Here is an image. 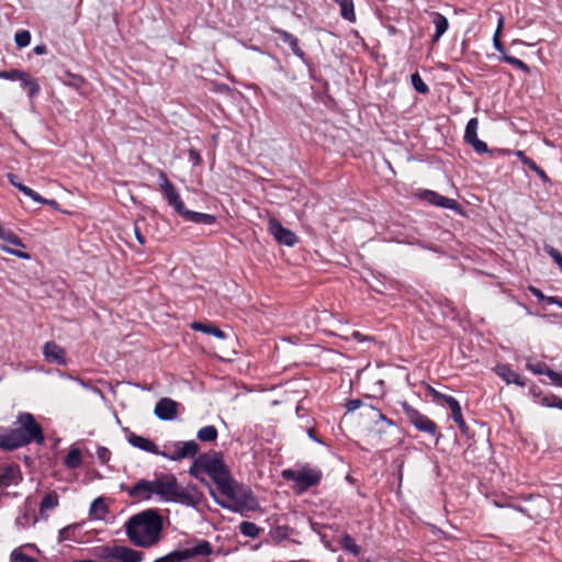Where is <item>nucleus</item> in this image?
<instances>
[{
    "instance_id": "obj_50",
    "label": "nucleus",
    "mask_w": 562,
    "mask_h": 562,
    "mask_svg": "<svg viewBox=\"0 0 562 562\" xmlns=\"http://www.w3.org/2000/svg\"><path fill=\"white\" fill-rule=\"evenodd\" d=\"M97 454H98L99 460L103 463L108 462L111 457L110 450L105 447L98 448Z\"/></svg>"
},
{
    "instance_id": "obj_46",
    "label": "nucleus",
    "mask_w": 562,
    "mask_h": 562,
    "mask_svg": "<svg viewBox=\"0 0 562 562\" xmlns=\"http://www.w3.org/2000/svg\"><path fill=\"white\" fill-rule=\"evenodd\" d=\"M11 561L12 562H37L34 558L24 554L19 549H15L11 552Z\"/></svg>"
},
{
    "instance_id": "obj_5",
    "label": "nucleus",
    "mask_w": 562,
    "mask_h": 562,
    "mask_svg": "<svg viewBox=\"0 0 562 562\" xmlns=\"http://www.w3.org/2000/svg\"><path fill=\"white\" fill-rule=\"evenodd\" d=\"M172 552L179 562H210L213 547L209 541L198 539Z\"/></svg>"
},
{
    "instance_id": "obj_16",
    "label": "nucleus",
    "mask_w": 562,
    "mask_h": 562,
    "mask_svg": "<svg viewBox=\"0 0 562 562\" xmlns=\"http://www.w3.org/2000/svg\"><path fill=\"white\" fill-rule=\"evenodd\" d=\"M178 406L176 401L162 397L156 403L154 413L160 420H172L178 415Z\"/></svg>"
},
{
    "instance_id": "obj_37",
    "label": "nucleus",
    "mask_w": 562,
    "mask_h": 562,
    "mask_svg": "<svg viewBox=\"0 0 562 562\" xmlns=\"http://www.w3.org/2000/svg\"><path fill=\"white\" fill-rule=\"evenodd\" d=\"M240 532L249 538H257L261 531V529L254 522L243 521L239 525Z\"/></svg>"
},
{
    "instance_id": "obj_26",
    "label": "nucleus",
    "mask_w": 562,
    "mask_h": 562,
    "mask_svg": "<svg viewBox=\"0 0 562 562\" xmlns=\"http://www.w3.org/2000/svg\"><path fill=\"white\" fill-rule=\"evenodd\" d=\"M8 180L10 183L15 187L19 191H21L26 196L31 198L35 202H46L44 198H42L37 192L32 190L31 188L24 186L23 183L18 181V176L14 173L8 175Z\"/></svg>"
},
{
    "instance_id": "obj_12",
    "label": "nucleus",
    "mask_w": 562,
    "mask_h": 562,
    "mask_svg": "<svg viewBox=\"0 0 562 562\" xmlns=\"http://www.w3.org/2000/svg\"><path fill=\"white\" fill-rule=\"evenodd\" d=\"M199 451V445L194 440L178 442L175 445L172 452L162 451L160 456L178 461L186 458H193Z\"/></svg>"
},
{
    "instance_id": "obj_48",
    "label": "nucleus",
    "mask_w": 562,
    "mask_h": 562,
    "mask_svg": "<svg viewBox=\"0 0 562 562\" xmlns=\"http://www.w3.org/2000/svg\"><path fill=\"white\" fill-rule=\"evenodd\" d=\"M0 249L4 252H8V254H11L18 258H21V259H25V260H29L31 258L30 254L29 252H25V251H22V250H19L16 248H10L8 246H0Z\"/></svg>"
},
{
    "instance_id": "obj_41",
    "label": "nucleus",
    "mask_w": 562,
    "mask_h": 562,
    "mask_svg": "<svg viewBox=\"0 0 562 562\" xmlns=\"http://www.w3.org/2000/svg\"><path fill=\"white\" fill-rule=\"evenodd\" d=\"M412 85L419 93H427L429 91L428 86L424 82L418 72H414L411 77Z\"/></svg>"
},
{
    "instance_id": "obj_58",
    "label": "nucleus",
    "mask_w": 562,
    "mask_h": 562,
    "mask_svg": "<svg viewBox=\"0 0 562 562\" xmlns=\"http://www.w3.org/2000/svg\"><path fill=\"white\" fill-rule=\"evenodd\" d=\"M532 171H535L543 182L550 181L547 173L538 165L536 166V169H533Z\"/></svg>"
},
{
    "instance_id": "obj_51",
    "label": "nucleus",
    "mask_w": 562,
    "mask_h": 562,
    "mask_svg": "<svg viewBox=\"0 0 562 562\" xmlns=\"http://www.w3.org/2000/svg\"><path fill=\"white\" fill-rule=\"evenodd\" d=\"M548 376L554 385L562 387V372L549 371Z\"/></svg>"
},
{
    "instance_id": "obj_23",
    "label": "nucleus",
    "mask_w": 562,
    "mask_h": 562,
    "mask_svg": "<svg viewBox=\"0 0 562 562\" xmlns=\"http://www.w3.org/2000/svg\"><path fill=\"white\" fill-rule=\"evenodd\" d=\"M128 442L140 450L151 452L154 454H160L161 452L158 450V447L148 438L131 434L128 436Z\"/></svg>"
},
{
    "instance_id": "obj_39",
    "label": "nucleus",
    "mask_w": 562,
    "mask_h": 562,
    "mask_svg": "<svg viewBox=\"0 0 562 562\" xmlns=\"http://www.w3.org/2000/svg\"><path fill=\"white\" fill-rule=\"evenodd\" d=\"M526 367L529 371L535 374H546L548 375L549 371H552L544 362H533L530 359L527 360Z\"/></svg>"
},
{
    "instance_id": "obj_15",
    "label": "nucleus",
    "mask_w": 562,
    "mask_h": 562,
    "mask_svg": "<svg viewBox=\"0 0 562 562\" xmlns=\"http://www.w3.org/2000/svg\"><path fill=\"white\" fill-rule=\"evenodd\" d=\"M477 128L479 120L476 117H472L467 124L464 140L471 145L476 153L483 154L487 151V145L483 140L479 139Z\"/></svg>"
},
{
    "instance_id": "obj_22",
    "label": "nucleus",
    "mask_w": 562,
    "mask_h": 562,
    "mask_svg": "<svg viewBox=\"0 0 562 562\" xmlns=\"http://www.w3.org/2000/svg\"><path fill=\"white\" fill-rule=\"evenodd\" d=\"M180 216L195 224L213 225L216 222V217L212 214L194 212L187 209L181 212Z\"/></svg>"
},
{
    "instance_id": "obj_6",
    "label": "nucleus",
    "mask_w": 562,
    "mask_h": 562,
    "mask_svg": "<svg viewBox=\"0 0 562 562\" xmlns=\"http://www.w3.org/2000/svg\"><path fill=\"white\" fill-rule=\"evenodd\" d=\"M11 429L13 431H18L22 436L25 441L24 446H27L33 441L37 443H43L44 441L43 429L30 413H20Z\"/></svg>"
},
{
    "instance_id": "obj_47",
    "label": "nucleus",
    "mask_w": 562,
    "mask_h": 562,
    "mask_svg": "<svg viewBox=\"0 0 562 562\" xmlns=\"http://www.w3.org/2000/svg\"><path fill=\"white\" fill-rule=\"evenodd\" d=\"M0 249L4 252H8V254H11L18 258H21V259H25V260H29L31 258L30 254L29 252H25V251H22V250H19L16 248H10L8 246H0Z\"/></svg>"
},
{
    "instance_id": "obj_33",
    "label": "nucleus",
    "mask_w": 562,
    "mask_h": 562,
    "mask_svg": "<svg viewBox=\"0 0 562 562\" xmlns=\"http://www.w3.org/2000/svg\"><path fill=\"white\" fill-rule=\"evenodd\" d=\"M276 33L279 34L280 38L284 43H286L291 46V48L295 55H299V56L303 55L302 50L299 48V42L295 36H293L292 34H290L289 32L283 31V30H276Z\"/></svg>"
},
{
    "instance_id": "obj_9",
    "label": "nucleus",
    "mask_w": 562,
    "mask_h": 562,
    "mask_svg": "<svg viewBox=\"0 0 562 562\" xmlns=\"http://www.w3.org/2000/svg\"><path fill=\"white\" fill-rule=\"evenodd\" d=\"M403 412L407 420L414 425L419 431L427 432L431 436L437 434L436 424L430 420L427 416L423 415L416 408L411 406L408 403H402Z\"/></svg>"
},
{
    "instance_id": "obj_31",
    "label": "nucleus",
    "mask_w": 562,
    "mask_h": 562,
    "mask_svg": "<svg viewBox=\"0 0 562 562\" xmlns=\"http://www.w3.org/2000/svg\"><path fill=\"white\" fill-rule=\"evenodd\" d=\"M81 452L78 448H71L67 456L65 457L64 464L68 469H77L81 465Z\"/></svg>"
},
{
    "instance_id": "obj_24",
    "label": "nucleus",
    "mask_w": 562,
    "mask_h": 562,
    "mask_svg": "<svg viewBox=\"0 0 562 562\" xmlns=\"http://www.w3.org/2000/svg\"><path fill=\"white\" fill-rule=\"evenodd\" d=\"M532 395L537 405L562 409V398L554 394L532 393Z\"/></svg>"
},
{
    "instance_id": "obj_36",
    "label": "nucleus",
    "mask_w": 562,
    "mask_h": 562,
    "mask_svg": "<svg viewBox=\"0 0 562 562\" xmlns=\"http://www.w3.org/2000/svg\"><path fill=\"white\" fill-rule=\"evenodd\" d=\"M0 238L15 247H19V248L25 247V245L23 244L21 238H19L12 231L5 229L3 227L1 228V232H0Z\"/></svg>"
},
{
    "instance_id": "obj_20",
    "label": "nucleus",
    "mask_w": 562,
    "mask_h": 562,
    "mask_svg": "<svg viewBox=\"0 0 562 562\" xmlns=\"http://www.w3.org/2000/svg\"><path fill=\"white\" fill-rule=\"evenodd\" d=\"M21 481V472L18 465H7L0 472V486L16 485Z\"/></svg>"
},
{
    "instance_id": "obj_35",
    "label": "nucleus",
    "mask_w": 562,
    "mask_h": 562,
    "mask_svg": "<svg viewBox=\"0 0 562 562\" xmlns=\"http://www.w3.org/2000/svg\"><path fill=\"white\" fill-rule=\"evenodd\" d=\"M196 437L201 441H205V442L214 441L217 438V429L212 425L204 426L198 431Z\"/></svg>"
},
{
    "instance_id": "obj_57",
    "label": "nucleus",
    "mask_w": 562,
    "mask_h": 562,
    "mask_svg": "<svg viewBox=\"0 0 562 562\" xmlns=\"http://www.w3.org/2000/svg\"><path fill=\"white\" fill-rule=\"evenodd\" d=\"M71 527H65L59 531V541H65L70 539Z\"/></svg>"
},
{
    "instance_id": "obj_4",
    "label": "nucleus",
    "mask_w": 562,
    "mask_h": 562,
    "mask_svg": "<svg viewBox=\"0 0 562 562\" xmlns=\"http://www.w3.org/2000/svg\"><path fill=\"white\" fill-rule=\"evenodd\" d=\"M347 412H355L361 408L363 425L371 431L384 432L393 426V422L381 413L378 408L369 404H363L360 400H350L346 403Z\"/></svg>"
},
{
    "instance_id": "obj_42",
    "label": "nucleus",
    "mask_w": 562,
    "mask_h": 562,
    "mask_svg": "<svg viewBox=\"0 0 562 562\" xmlns=\"http://www.w3.org/2000/svg\"><path fill=\"white\" fill-rule=\"evenodd\" d=\"M14 41L18 47H26L31 42V34L29 31L25 30L20 31L15 33Z\"/></svg>"
},
{
    "instance_id": "obj_54",
    "label": "nucleus",
    "mask_w": 562,
    "mask_h": 562,
    "mask_svg": "<svg viewBox=\"0 0 562 562\" xmlns=\"http://www.w3.org/2000/svg\"><path fill=\"white\" fill-rule=\"evenodd\" d=\"M134 233L137 241L143 246L146 243L144 235L140 232L139 222L137 221L134 226Z\"/></svg>"
},
{
    "instance_id": "obj_63",
    "label": "nucleus",
    "mask_w": 562,
    "mask_h": 562,
    "mask_svg": "<svg viewBox=\"0 0 562 562\" xmlns=\"http://www.w3.org/2000/svg\"><path fill=\"white\" fill-rule=\"evenodd\" d=\"M531 292L538 297H543L542 293L538 289L531 288Z\"/></svg>"
},
{
    "instance_id": "obj_21",
    "label": "nucleus",
    "mask_w": 562,
    "mask_h": 562,
    "mask_svg": "<svg viewBox=\"0 0 562 562\" xmlns=\"http://www.w3.org/2000/svg\"><path fill=\"white\" fill-rule=\"evenodd\" d=\"M494 370H495L496 374L499 378H502L506 383H508V384L514 383L519 386H525L524 379L517 372L512 370L508 366L497 364Z\"/></svg>"
},
{
    "instance_id": "obj_10",
    "label": "nucleus",
    "mask_w": 562,
    "mask_h": 562,
    "mask_svg": "<svg viewBox=\"0 0 562 562\" xmlns=\"http://www.w3.org/2000/svg\"><path fill=\"white\" fill-rule=\"evenodd\" d=\"M103 558L113 559L119 562H142L144 553L130 547L115 544L103 549Z\"/></svg>"
},
{
    "instance_id": "obj_14",
    "label": "nucleus",
    "mask_w": 562,
    "mask_h": 562,
    "mask_svg": "<svg viewBox=\"0 0 562 562\" xmlns=\"http://www.w3.org/2000/svg\"><path fill=\"white\" fill-rule=\"evenodd\" d=\"M419 196L432 205L448 210H453L457 212L461 211V206L456 200L443 196L435 191L424 190L423 192L419 193Z\"/></svg>"
},
{
    "instance_id": "obj_18",
    "label": "nucleus",
    "mask_w": 562,
    "mask_h": 562,
    "mask_svg": "<svg viewBox=\"0 0 562 562\" xmlns=\"http://www.w3.org/2000/svg\"><path fill=\"white\" fill-rule=\"evenodd\" d=\"M127 493L137 499H150L155 495L154 481L139 480L127 490Z\"/></svg>"
},
{
    "instance_id": "obj_29",
    "label": "nucleus",
    "mask_w": 562,
    "mask_h": 562,
    "mask_svg": "<svg viewBox=\"0 0 562 562\" xmlns=\"http://www.w3.org/2000/svg\"><path fill=\"white\" fill-rule=\"evenodd\" d=\"M108 513V506L103 498H95L90 506V516L94 519H104Z\"/></svg>"
},
{
    "instance_id": "obj_32",
    "label": "nucleus",
    "mask_w": 562,
    "mask_h": 562,
    "mask_svg": "<svg viewBox=\"0 0 562 562\" xmlns=\"http://www.w3.org/2000/svg\"><path fill=\"white\" fill-rule=\"evenodd\" d=\"M338 4L341 16L349 22H355L356 13L352 0H339Z\"/></svg>"
},
{
    "instance_id": "obj_11",
    "label": "nucleus",
    "mask_w": 562,
    "mask_h": 562,
    "mask_svg": "<svg viewBox=\"0 0 562 562\" xmlns=\"http://www.w3.org/2000/svg\"><path fill=\"white\" fill-rule=\"evenodd\" d=\"M160 180V191L162 192L168 204L180 215L186 209L184 203L175 186L169 181L167 175L160 170L158 173Z\"/></svg>"
},
{
    "instance_id": "obj_27",
    "label": "nucleus",
    "mask_w": 562,
    "mask_h": 562,
    "mask_svg": "<svg viewBox=\"0 0 562 562\" xmlns=\"http://www.w3.org/2000/svg\"><path fill=\"white\" fill-rule=\"evenodd\" d=\"M190 327L195 330V331H202L204 334H207V335H212L218 339H225L226 338V334L220 329L218 327L216 326H213L211 324H204V323H200V322H193Z\"/></svg>"
},
{
    "instance_id": "obj_30",
    "label": "nucleus",
    "mask_w": 562,
    "mask_h": 562,
    "mask_svg": "<svg viewBox=\"0 0 562 562\" xmlns=\"http://www.w3.org/2000/svg\"><path fill=\"white\" fill-rule=\"evenodd\" d=\"M59 504V498L56 492H50L46 494L41 502L40 513L44 515L46 512L56 508Z\"/></svg>"
},
{
    "instance_id": "obj_56",
    "label": "nucleus",
    "mask_w": 562,
    "mask_h": 562,
    "mask_svg": "<svg viewBox=\"0 0 562 562\" xmlns=\"http://www.w3.org/2000/svg\"><path fill=\"white\" fill-rule=\"evenodd\" d=\"M351 337L353 339L358 340V341H361V342L362 341H370L372 339L371 337L366 336V335L361 334L358 330L352 331Z\"/></svg>"
},
{
    "instance_id": "obj_2",
    "label": "nucleus",
    "mask_w": 562,
    "mask_h": 562,
    "mask_svg": "<svg viewBox=\"0 0 562 562\" xmlns=\"http://www.w3.org/2000/svg\"><path fill=\"white\" fill-rule=\"evenodd\" d=\"M155 495L165 502L195 506L201 501V493L195 485L181 486L176 476L164 474L154 480Z\"/></svg>"
},
{
    "instance_id": "obj_38",
    "label": "nucleus",
    "mask_w": 562,
    "mask_h": 562,
    "mask_svg": "<svg viewBox=\"0 0 562 562\" xmlns=\"http://www.w3.org/2000/svg\"><path fill=\"white\" fill-rule=\"evenodd\" d=\"M340 543L344 550L352 553L353 555H358L360 553V548L351 538V536L344 535V537L340 540Z\"/></svg>"
},
{
    "instance_id": "obj_7",
    "label": "nucleus",
    "mask_w": 562,
    "mask_h": 562,
    "mask_svg": "<svg viewBox=\"0 0 562 562\" xmlns=\"http://www.w3.org/2000/svg\"><path fill=\"white\" fill-rule=\"evenodd\" d=\"M282 475L284 479L295 482L300 492H304L311 486L317 485L323 476L318 469L311 467L284 470Z\"/></svg>"
},
{
    "instance_id": "obj_53",
    "label": "nucleus",
    "mask_w": 562,
    "mask_h": 562,
    "mask_svg": "<svg viewBox=\"0 0 562 562\" xmlns=\"http://www.w3.org/2000/svg\"><path fill=\"white\" fill-rule=\"evenodd\" d=\"M189 159L192 161L193 165H200L202 161L199 151L193 148L189 150Z\"/></svg>"
},
{
    "instance_id": "obj_44",
    "label": "nucleus",
    "mask_w": 562,
    "mask_h": 562,
    "mask_svg": "<svg viewBox=\"0 0 562 562\" xmlns=\"http://www.w3.org/2000/svg\"><path fill=\"white\" fill-rule=\"evenodd\" d=\"M25 71H21L19 69L12 70H2L0 71V78L7 80H20L22 79Z\"/></svg>"
},
{
    "instance_id": "obj_34",
    "label": "nucleus",
    "mask_w": 562,
    "mask_h": 562,
    "mask_svg": "<svg viewBox=\"0 0 562 562\" xmlns=\"http://www.w3.org/2000/svg\"><path fill=\"white\" fill-rule=\"evenodd\" d=\"M21 82L24 87H26L29 89V97L31 99L40 93L41 88H40L38 82L36 81V79L31 77L27 72H24V75L21 79Z\"/></svg>"
},
{
    "instance_id": "obj_64",
    "label": "nucleus",
    "mask_w": 562,
    "mask_h": 562,
    "mask_svg": "<svg viewBox=\"0 0 562 562\" xmlns=\"http://www.w3.org/2000/svg\"><path fill=\"white\" fill-rule=\"evenodd\" d=\"M308 437L312 438L313 440L315 441H319L315 436H314V430L313 429H310L308 430Z\"/></svg>"
},
{
    "instance_id": "obj_52",
    "label": "nucleus",
    "mask_w": 562,
    "mask_h": 562,
    "mask_svg": "<svg viewBox=\"0 0 562 562\" xmlns=\"http://www.w3.org/2000/svg\"><path fill=\"white\" fill-rule=\"evenodd\" d=\"M429 392L432 394L435 400H437L438 402H443L446 404H447V398H453L452 396L442 394V393L436 391L435 389H430Z\"/></svg>"
},
{
    "instance_id": "obj_17",
    "label": "nucleus",
    "mask_w": 562,
    "mask_h": 562,
    "mask_svg": "<svg viewBox=\"0 0 562 562\" xmlns=\"http://www.w3.org/2000/svg\"><path fill=\"white\" fill-rule=\"evenodd\" d=\"M24 440L18 431L11 428L0 427V449L11 451L24 447Z\"/></svg>"
},
{
    "instance_id": "obj_19",
    "label": "nucleus",
    "mask_w": 562,
    "mask_h": 562,
    "mask_svg": "<svg viewBox=\"0 0 562 562\" xmlns=\"http://www.w3.org/2000/svg\"><path fill=\"white\" fill-rule=\"evenodd\" d=\"M43 353L48 362L57 364L66 363L65 350L54 341H48L45 344Z\"/></svg>"
},
{
    "instance_id": "obj_8",
    "label": "nucleus",
    "mask_w": 562,
    "mask_h": 562,
    "mask_svg": "<svg viewBox=\"0 0 562 562\" xmlns=\"http://www.w3.org/2000/svg\"><path fill=\"white\" fill-rule=\"evenodd\" d=\"M195 464L200 468V470H203L205 473H207V475L212 477L217 486H220L231 476L227 468L218 457L202 454L198 458Z\"/></svg>"
},
{
    "instance_id": "obj_25",
    "label": "nucleus",
    "mask_w": 562,
    "mask_h": 562,
    "mask_svg": "<svg viewBox=\"0 0 562 562\" xmlns=\"http://www.w3.org/2000/svg\"><path fill=\"white\" fill-rule=\"evenodd\" d=\"M430 16H431V21L436 27V32L432 36V41L437 42L448 30L449 22H448L447 18L439 12H431Z\"/></svg>"
},
{
    "instance_id": "obj_62",
    "label": "nucleus",
    "mask_w": 562,
    "mask_h": 562,
    "mask_svg": "<svg viewBox=\"0 0 562 562\" xmlns=\"http://www.w3.org/2000/svg\"><path fill=\"white\" fill-rule=\"evenodd\" d=\"M196 469H200V468L194 462L193 465L190 468V471H189L190 474L196 475Z\"/></svg>"
},
{
    "instance_id": "obj_60",
    "label": "nucleus",
    "mask_w": 562,
    "mask_h": 562,
    "mask_svg": "<svg viewBox=\"0 0 562 562\" xmlns=\"http://www.w3.org/2000/svg\"><path fill=\"white\" fill-rule=\"evenodd\" d=\"M33 52L36 54V55H43L47 52V48L44 44H41V45H36L34 48H33Z\"/></svg>"
},
{
    "instance_id": "obj_43",
    "label": "nucleus",
    "mask_w": 562,
    "mask_h": 562,
    "mask_svg": "<svg viewBox=\"0 0 562 562\" xmlns=\"http://www.w3.org/2000/svg\"><path fill=\"white\" fill-rule=\"evenodd\" d=\"M502 59L519 69H521L522 71L525 72H529V67L527 64H525L522 60L514 57V56H510V55H507V54H504V56L502 57Z\"/></svg>"
},
{
    "instance_id": "obj_45",
    "label": "nucleus",
    "mask_w": 562,
    "mask_h": 562,
    "mask_svg": "<svg viewBox=\"0 0 562 562\" xmlns=\"http://www.w3.org/2000/svg\"><path fill=\"white\" fill-rule=\"evenodd\" d=\"M544 251L554 260V262L558 265V267L562 271V255H561V252L550 245L544 246Z\"/></svg>"
},
{
    "instance_id": "obj_40",
    "label": "nucleus",
    "mask_w": 562,
    "mask_h": 562,
    "mask_svg": "<svg viewBox=\"0 0 562 562\" xmlns=\"http://www.w3.org/2000/svg\"><path fill=\"white\" fill-rule=\"evenodd\" d=\"M37 522V518L33 513H24L16 517L15 524L21 528L33 526Z\"/></svg>"
},
{
    "instance_id": "obj_55",
    "label": "nucleus",
    "mask_w": 562,
    "mask_h": 562,
    "mask_svg": "<svg viewBox=\"0 0 562 562\" xmlns=\"http://www.w3.org/2000/svg\"><path fill=\"white\" fill-rule=\"evenodd\" d=\"M154 562H179L173 552H170L161 558L156 559Z\"/></svg>"
},
{
    "instance_id": "obj_1",
    "label": "nucleus",
    "mask_w": 562,
    "mask_h": 562,
    "mask_svg": "<svg viewBox=\"0 0 562 562\" xmlns=\"http://www.w3.org/2000/svg\"><path fill=\"white\" fill-rule=\"evenodd\" d=\"M125 530L132 543L150 548L160 540L162 518L157 510L146 509L132 516L125 524Z\"/></svg>"
},
{
    "instance_id": "obj_61",
    "label": "nucleus",
    "mask_w": 562,
    "mask_h": 562,
    "mask_svg": "<svg viewBox=\"0 0 562 562\" xmlns=\"http://www.w3.org/2000/svg\"><path fill=\"white\" fill-rule=\"evenodd\" d=\"M503 23H504V19L501 16V18L498 19L497 30H496V32H495V33L499 34L501 29H502V26H503Z\"/></svg>"
},
{
    "instance_id": "obj_13",
    "label": "nucleus",
    "mask_w": 562,
    "mask_h": 562,
    "mask_svg": "<svg viewBox=\"0 0 562 562\" xmlns=\"http://www.w3.org/2000/svg\"><path fill=\"white\" fill-rule=\"evenodd\" d=\"M269 232L273 235L276 240L285 246H294L296 243V235L282 226V224L276 220H269Z\"/></svg>"
},
{
    "instance_id": "obj_3",
    "label": "nucleus",
    "mask_w": 562,
    "mask_h": 562,
    "mask_svg": "<svg viewBox=\"0 0 562 562\" xmlns=\"http://www.w3.org/2000/svg\"><path fill=\"white\" fill-rule=\"evenodd\" d=\"M217 487L226 499V503L216 501L221 506L236 513L255 510L258 508L257 499L251 490L244 484H239L232 476Z\"/></svg>"
},
{
    "instance_id": "obj_28",
    "label": "nucleus",
    "mask_w": 562,
    "mask_h": 562,
    "mask_svg": "<svg viewBox=\"0 0 562 562\" xmlns=\"http://www.w3.org/2000/svg\"><path fill=\"white\" fill-rule=\"evenodd\" d=\"M447 405L451 409L452 419L456 422L458 427L463 431L465 429V422L463 419L459 402L456 398H447Z\"/></svg>"
},
{
    "instance_id": "obj_59",
    "label": "nucleus",
    "mask_w": 562,
    "mask_h": 562,
    "mask_svg": "<svg viewBox=\"0 0 562 562\" xmlns=\"http://www.w3.org/2000/svg\"><path fill=\"white\" fill-rule=\"evenodd\" d=\"M494 46H495V48H496L499 53H502L503 55L505 54V52H504V47H503V45L501 44V42H499V40H498V34H497V33H495V35H494Z\"/></svg>"
},
{
    "instance_id": "obj_49",
    "label": "nucleus",
    "mask_w": 562,
    "mask_h": 562,
    "mask_svg": "<svg viewBox=\"0 0 562 562\" xmlns=\"http://www.w3.org/2000/svg\"><path fill=\"white\" fill-rule=\"evenodd\" d=\"M516 156H517V157L521 160V162H522L525 166H527L529 169H531V170L536 169L537 164H536L532 159H530L529 157H527V156L525 155V153H524V151H521V150H517V151H516Z\"/></svg>"
}]
</instances>
